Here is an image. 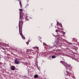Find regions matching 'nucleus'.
Wrapping results in <instances>:
<instances>
[{"label": "nucleus", "instance_id": "nucleus-1", "mask_svg": "<svg viewBox=\"0 0 79 79\" xmlns=\"http://www.w3.org/2000/svg\"><path fill=\"white\" fill-rule=\"evenodd\" d=\"M20 24H21V22L20 21H19V34L20 35H21V36L22 37V38L23 39H25V37H23V34H22V30H21V26H20Z\"/></svg>", "mask_w": 79, "mask_h": 79}, {"label": "nucleus", "instance_id": "nucleus-2", "mask_svg": "<svg viewBox=\"0 0 79 79\" xmlns=\"http://www.w3.org/2000/svg\"><path fill=\"white\" fill-rule=\"evenodd\" d=\"M7 45L6 44L0 43V49H3V50H5V48L2 47L1 46H3L4 47H5V46Z\"/></svg>", "mask_w": 79, "mask_h": 79}, {"label": "nucleus", "instance_id": "nucleus-3", "mask_svg": "<svg viewBox=\"0 0 79 79\" xmlns=\"http://www.w3.org/2000/svg\"><path fill=\"white\" fill-rule=\"evenodd\" d=\"M19 10L20 11V19H21L23 17L21 16L22 15H23V10L19 9Z\"/></svg>", "mask_w": 79, "mask_h": 79}, {"label": "nucleus", "instance_id": "nucleus-4", "mask_svg": "<svg viewBox=\"0 0 79 79\" xmlns=\"http://www.w3.org/2000/svg\"><path fill=\"white\" fill-rule=\"evenodd\" d=\"M11 69L12 71H14L15 69V67L14 66H11Z\"/></svg>", "mask_w": 79, "mask_h": 79}, {"label": "nucleus", "instance_id": "nucleus-5", "mask_svg": "<svg viewBox=\"0 0 79 79\" xmlns=\"http://www.w3.org/2000/svg\"><path fill=\"white\" fill-rule=\"evenodd\" d=\"M66 66H68L69 69H71V66L70 65H69L67 64H66Z\"/></svg>", "mask_w": 79, "mask_h": 79}, {"label": "nucleus", "instance_id": "nucleus-6", "mask_svg": "<svg viewBox=\"0 0 79 79\" xmlns=\"http://www.w3.org/2000/svg\"><path fill=\"white\" fill-rule=\"evenodd\" d=\"M34 77H35V78H37V77H38V75L37 74L35 75L34 76Z\"/></svg>", "mask_w": 79, "mask_h": 79}, {"label": "nucleus", "instance_id": "nucleus-7", "mask_svg": "<svg viewBox=\"0 0 79 79\" xmlns=\"http://www.w3.org/2000/svg\"><path fill=\"white\" fill-rule=\"evenodd\" d=\"M60 63H61L62 64H64V62L63 61H60Z\"/></svg>", "mask_w": 79, "mask_h": 79}, {"label": "nucleus", "instance_id": "nucleus-8", "mask_svg": "<svg viewBox=\"0 0 79 79\" xmlns=\"http://www.w3.org/2000/svg\"><path fill=\"white\" fill-rule=\"evenodd\" d=\"M15 64H19V62L18 61H15Z\"/></svg>", "mask_w": 79, "mask_h": 79}, {"label": "nucleus", "instance_id": "nucleus-9", "mask_svg": "<svg viewBox=\"0 0 79 79\" xmlns=\"http://www.w3.org/2000/svg\"><path fill=\"white\" fill-rule=\"evenodd\" d=\"M56 32H61V31H60V30H59V31H58V30H56Z\"/></svg>", "mask_w": 79, "mask_h": 79}, {"label": "nucleus", "instance_id": "nucleus-10", "mask_svg": "<svg viewBox=\"0 0 79 79\" xmlns=\"http://www.w3.org/2000/svg\"><path fill=\"white\" fill-rule=\"evenodd\" d=\"M19 5L21 7H22V4H21V2L19 1Z\"/></svg>", "mask_w": 79, "mask_h": 79}, {"label": "nucleus", "instance_id": "nucleus-11", "mask_svg": "<svg viewBox=\"0 0 79 79\" xmlns=\"http://www.w3.org/2000/svg\"><path fill=\"white\" fill-rule=\"evenodd\" d=\"M52 58H56V56H52Z\"/></svg>", "mask_w": 79, "mask_h": 79}, {"label": "nucleus", "instance_id": "nucleus-12", "mask_svg": "<svg viewBox=\"0 0 79 79\" xmlns=\"http://www.w3.org/2000/svg\"><path fill=\"white\" fill-rule=\"evenodd\" d=\"M35 48H37V50H39V47H35Z\"/></svg>", "mask_w": 79, "mask_h": 79}, {"label": "nucleus", "instance_id": "nucleus-13", "mask_svg": "<svg viewBox=\"0 0 79 79\" xmlns=\"http://www.w3.org/2000/svg\"><path fill=\"white\" fill-rule=\"evenodd\" d=\"M48 47H49V48H52V47H51V46H50V45H48Z\"/></svg>", "mask_w": 79, "mask_h": 79}, {"label": "nucleus", "instance_id": "nucleus-14", "mask_svg": "<svg viewBox=\"0 0 79 79\" xmlns=\"http://www.w3.org/2000/svg\"><path fill=\"white\" fill-rule=\"evenodd\" d=\"M73 41H74V40H75V38H73Z\"/></svg>", "mask_w": 79, "mask_h": 79}, {"label": "nucleus", "instance_id": "nucleus-15", "mask_svg": "<svg viewBox=\"0 0 79 79\" xmlns=\"http://www.w3.org/2000/svg\"><path fill=\"white\" fill-rule=\"evenodd\" d=\"M4 53H5V54H6V52L5 51V52H4Z\"/></svg>", "mask_w": 79, "mask_h": 79}, {"label": "nucleus", "instance_id": "nucleus-16", "mask_svg": "<svg viewBox=\"0 0 79 79\" xmlns=\"http://www.w3.org/2000/svg\"><path fill=\"white\" fill-rule=\"evenodd\" d=\"M26 44H27V45H28V44H29V43H28V42H27V43H26Z\"/></svg>", "mask_w": 79, "mask_h": 79}, {"label": "nucleus", "instance_id": "nucleus-17", "mask_svg": "<svg viewBox=\"0 0 79 79\" xmlns=\"http://www.w3.org/2000/svg\"><path fill=\"white\" fill-rule=\"evenodd\" d=\"M57 26H58V22H57Z\"/></svg>", "mask_w": 79, "mask_h": 79}, {"label": "nucleus", "instance_id": "nucleus-18", "mask_svg": "<svg viewBox=\"0 0 79 79\" xmlns=\"http://www.w3.org/2000/svg\"><path fill=\"white\" fill-rule=\"evenodd\" d=\"M63 33H64V34H65V32H64L63 31Z\"/></svg>", "mask_w": 79, "mask_h": 79}, {"label": "nucleus", "instance_id": "nucleus-19", "mask_svg": "<svg viewBox=\"0 0 79 79\" xmlns=\"http://www.w3.org/2000/svg\"><path fill=\"white\" fill-rule=\"evenodd\" d=\"M57 28H58V29H60V28L58 27H57Z\"/></svg>", "mask_w": 79, "mask_h": 79}, {"label": "nucleus", "instance_id": "nucleus-20", "mask_svg": "<svg viewBox=\"0 0 79 79\" xmlns=\"http://www.w3.org/2000/svg\"><path fill=\"white\" fill-rule=\"evenodd\" d=\"M66 69H68V68L67 67H66Z\"/></svg>", "mask_w": 79, "mask_h": 79}, {"label": "nucleus", "instance_id": "nucleus-21", "mask_svg": "<svg viewBox=\"0 0 79 79\" xmlns=\"http://www.w3.org/2000/svg\"><path fill=\"white\" fill-rule=\"evenodd\" d=\"M61 27H62V25H61Z\"/></svg>", "mask_w": 79, "mask_h": 79}, {"label": "nucleus", "instance_id": "nucleus-22", "mask_svg": "<svg viewBox=\"0 0 79 79\" xmlns=\"http://www.w3.org/2000/svg\"><path fill=\"white\" fill-rule=\"evenodd\" d=\"M67 73H68V71H67Z\"/></svg>", "mask_w": 79, "mask_h": 79}, {"label": "nucleus", "instance_id": "nucleus-23", "mask_svg": "<svg viewBox=\"0 0 79 79\" xmlns=\"http://www.w3.org/2000/svg\"><path fill=\"white\" fill-rule=\"evenodd\" d=\"M62 30H63V28H62Z\"/></svg>", "mask_w": 79, "mask_h": 79}, {"label": "nucleus", "instance_id": "nucleus-24", "mask_svg": "<svg viewBox=\"0 0 79 79\" xmlns=\"http://www.w3.org/2000/svg\"><path fill=\"white\" fill-rule=\"evenodd\" d=\"M64 66H65V65H64Z\"/></svg>", "mask_w": 79, "mask_h": 79}]
</instances>
